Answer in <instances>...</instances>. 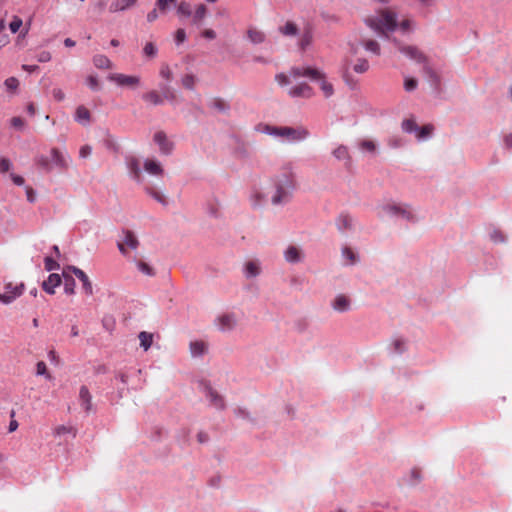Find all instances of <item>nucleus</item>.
<instances>
[{"label":"nucleus","instance_id":"f257e3e1","mask_svg":"<svg viewBox=\"0 0 512 512\" xmlns=\"http://www.w3.org/2000/svg\"><path fill=\"white\" fill-rule=\"evenodd\" d=\"M295 186L294 164L285 162L274 180V192L271 196L273 205H280L288 201L291 190Z\"/></svg>","mask_w":512,"mask_h":512},{"label":"nucleus","instance_id":"f03ea898","mask_svg":"<svg viewBox=\"0 0 512 512\" xmlns=\"http://www.w3.org/2000/svg\"><path fill=\"white\" fill-rule=\"evenodd\" d=\"M365 22L371 29L387 38L388 33L397 27L396 13L390 9L379 10L375 15L367 17Z\"/></svg>","mask_w":512,"mask_h":512},{"label":"nucleus","instance_id":"7ed1b4c3","mask_svg":"<svg viewBox=\"0 0 512 512\" xmlns=\"http://www.w3.org/2000/svg\"><path fill=\"white\" fill-rule=\"evenodd\" d=\"M290 74L294 79L299 77H307L313 81H318L320 83V88L326 98L332 96L334 93L333 85L326 80L325 74L317 68L293 67L290 70Z\"/></svg>","mask_w":512,"mask_h":512},{"label":"nucleus","instance_id":"20e7f679","mask_svg":"<svg viewBox=\"0 0 512 512\" xmlns=\"http://www.w3.org/2000/svg\"><path fill=\"white\" fill-rule=\"evenodd\" d=\"M392 41L399 50V52H401L402 54H404L405 56L414 60L417 63L424 64L423 70L426 74L430 76L435 75L433 69L428 65L427 56L419 48L411 45H403L395 38H393Z\"/></svg>","mask_w":512,"mask_h":512},{"label":"nucleus","instance_id":"39448f33","mask_svg":"<svg viewBox=\"0 0 512 512\" xmlns=\"http://www.w3.org/2000/svg\"><path fill=\"white\" fill-rule=\"evenodd\" d=\"M266 132L278 136V137H284L287 138L290 141H301L308 137L309 132L303 128H292V127H272L267 126Z\"/></svg>","mask_w":512,"mask_h":512},{"label":"nucleus","instance_id":"423d86ee","mask_svg":"<svg viewBox=\"0 0 512 512\" xmlns=\"http://www.w3.org/2000/svg\"><path fill=\"white\" fill-rule=\"evenodd\" d=\"M383 212L386 215L399 217L410 222L416 220L411 207L407 204H387L383 206Z\"/></svg>","mask_w":512,"mask_h":512},{"label":"nucleus","instance_id":"0eeeda50","mask_svg":"<svg viewBox=\"0 0 512 512\" xmlns=\"http://www.w3.org/2000/svg\"><path fill=\"white\" fill-rule=\"evenodd\" d=\"M23 291H24L23 283L15 284V283L9 282V283L5 284L4 291L2 293H0V301L3 304H10L15 299L20 297L23 294Z\"/></svg>","mask_w":512,"mask_h":512},{"label":"nucleus","instance_id":"6e6552de","mask_svg":"<svg viewBox=\"0 0 512 512\" xmlns=\"http://www.w3.org/2000/svg\"><path fill=\"white\" fill-rule=\"evenodd\" d=\"M359 47H363L366 51L376 56H379L381 53L379 43L372 39H361L358 43H352L350 45V52L353 56L358 54Z\"/></svg>","mask_w":512,"mask_h":512},{"label":"nucleus","instance_id":"1a4fd4ad","mask_svg":"<svg viewBox=\"0 0 512 512\" xmlns=\"http://www.w3.org/2000/svg\"><path fill=\"white\" fill-rule=\"evenodd\" d=\"M200 387L201 390L206 394L212 406L220 410L225 408V402L223 397L219 395L217 391H215L208 382L201 381Z\"/></svg>","mask_w":512,"mask_h":512},{"label":"nucleus","instance_id":"9d476101","mask_svg":"<svg viewBox=\"0 0 512 512\" xmlns=\"http://www.w3.org/2000/svg\"><path fill=\"white\" fill-rule=\"evenodd\" d=\"M139 245V241L136 235L129 230L123 232V239L118 242V248L123 255L127 254V249L136 250Z\"/></svg>","mask_w":512,"mask_h":512},{"label":"nucleus","instance_id":"9b49d317","mask_svg":"<svg viewBox=\"0 0 512 512\" xmlns=\"http://www.w3.org/2000/svg\"><path fill=\"white\" fill-rule=\"evenodd\" d=\"M153 140L159 146V150L162 154H171L174 144L168 139L164 131H157L153 136Z\"/></svg>","mask_w":512,"mask_h":512},{"label":"nucleus","instance_id":"f8f14e48","mask_svg":"<svg viewBox=\"0 0 512 512\" xmlns=\"http://www.w3.org/2000/svg\"><path fill=\"white\" fill-rule=\"evenodd\" d=\"M110 80L115 82L119 86H127L135 88L140 84V78L134 75H125L121 73L112 74Z\"/></svg>","mask_w":512,"mask_h":512},{"label":"nucleus","instance_id":"ddd939ff","mask_svg":"<svg viewBox=\"0 0 512 512\" xmlns=\"http://www.w3.org/2000/svg\"><path fill=\"white\" fill-rule=\"evenodd\" d=\"M50 161L51 164L60 170H66L69 167V158L61 152L58 148H52L50 150Z\"/></svg>","mask_w":512,"mask_h":512},{"label":"nucleus","instance_id":"4468645a","mask_svg":"<svg viewBox=\"0 0 512 512\" xmlns=\"http://www.w3.org/2000/svg\"><path fill=\"white\" fill-rule=\"evenodd\" d=\"M67 270L72 272L82 282V288L87 295L90 296L93 294L92 283L87 274L83 270L75 266H69L67 267Z\"/></svg>","mask_w":512,"mask_h":512},{"label":"nucleus","instance_id":"2eb2a0df","mask_svg":"<svg viewBox=\"0 0 512 512\" xmlns=\"http://www.w3.org/2000/svg\"><path fill=\"white\" fill-rule=\"evenodd\" d=\"M342 78L344 82L351 88L355 89L358 85V81L354 78L351 72V58L346 57L342 64Z\"/></svg>","mask_w":512,"mask_h":512},{"label":"nucleus","instance_id":"dca6fc26","mask_svg":"<svg viewBox=\"0 0 512 512\" xmlns=\"http://www.w3.org/2000/svg\"><path fill=\"white\" fill-rule=\"evenodd\" d=\"M288 94L291 97H303V98H310L314 95L313 89L311 86H309L307 83L302 82L298 85H295L291 87L288 90Z\"/></svg>","mask_w":512,"mask_h":512},{"label":"nucleus","instance_id":"f3484780","mask_svg":"<svg viewBox=\"0 0 512 512\" xmlns=\"http://www.w3.org/2000/svg\"><path fill=\"white\" fill-rule=\"evenodd\" d=\"M79 402L86 413L92 411V395L87 386L82 385L79 389Z\"/></svg>","mask_w":512,"mask_h":512},{"label":"nucleus","instance_id":"a211bd4d","mask_svg":"<svg viewBox=\"0 0 512 512\" xmlns=\"http://www.w3.org/2000/svg\"><path fill=\"white\" fill-rule=\"evenodd\" d=\"M216 323L221 331H228L235 327L236 318L233 314H224L217 318Z\"/></svg>","mask_w":512,"mask_h":512},{"label":"nucleus","instance_id":"6ab92c4d","mask_svg":"<svg viewBox=\"0 0 512 512\" xmlns=\"http://www.w3.org/2000/svg\"><path fill=\"white\" fill-rule=\"evenodd\" d=\"M351 300L344 294L337 295L332 301V307L335 311L346 312L350 309Z\"/></svg>","mask_w":512,"mask_h":512},{"label":"nucleus","instance_id":"aec40b11","mask_svg":"<svg viewBox=\"0 0 512 512\" xmlns=\"http://www.w3.org/2000/svg\"><path fill=\"white\" fill-rule=\"evenodd\" d=\"M61 277L59 274L53 273L48 276V279L42 283V288L49 294L55 293V287L61 284Z\"/></svg>","mask_w":512,"mask_h":512},{"label":"nucleus","instance_id":"412c9836","mask_svg":"<svg viewBox=\"0 0 512 512\" xmlns=\"http://www.w3.org/2000/svg\"><path fill=\"white\" fill-rule=\"evenodd\" d=\"M284 257L287 262L298 263L302 260L303 254L301 249L291 245L285 250Z\"/></svg>","mask_w":512,"mask_h":512},{"label":"nucleus","instance_id":"4be33fe9","mask_svg":"<svg viewBox=\"0 0 512 512\" xmlns=\"http://www.w3.org/2000/svg\"><path fill=\"white\" fill-rule=\"evenodd\" d=\"M136 2L137 0H114L110 5L109 10L113 13L123 11L130 7H133L136 4Z\"/></svg>","mask_w":512,"mask_h":512},{"label":"nucleus","instance_id":"5701e85b","mask_svg":"<svg viewBox=\"0 0 512 512\" xmlns=\"http://www.w3.org/2000/svg\"><path fill=\"white\" fill-rule=\"evenodd\" d=\"M144 170L151 174V175H162L163 174V168L160 165L159 162L153 160V159H147L144 162Z\"/></svg>","mask_w":512,"mask_h":512},{"label":"nucleus","instance_id":"b1692460","mask_svg":"<svg viewBox=\"0 0 512 512\" xmlns=\"http://www.w3.org/2000/svg\"><path fill=\"white\" fill-rule=\"evenodd\" d=\"M261 267L257 260L248 261L245 264L244 273L247 278L256 277L260 274Z\"/></svg>","mask_w":512,"mask_h":512},{"label":"nucleus","instance_id":"393cba45","mask_svg":"<svg viewBox=\"0 0 512 512\" xmlns=\"http://www.w3.org/2000/svg\"><path fill=\"white\" fill-rule=\"evenodd\" d=\"M369 62L365 58H358L355 63L351 62V72L358 74L366 73L369 70Z\"/></svg>","mask_w":512,"mask_h":512},{"label":"nucleus","instance_id":"a878e982","mask_svg":"<svg viewBox=\"0 0 512 512\" xmlns=\"http://www.w3.org/2000/svg\"><path fill=\"white\" fill-rule=\"evenodd\" d=\"M143 100L153 105L163 104V97L156 90H151L144 93Z\"/></svg>","mask_w":512,"mask_h":512},{"label":"nucleus","instance_id":"bb28decb","mask_svg":"<svg viewBox=\"0 0 512 512\" xmlns=\"http://www.w3.org/2000/svg\"><path fill=\"white\" fill-rule=\"evenodd\" d=\"M90 117H91L90 111L86 107L79 106L76 109L75 119L79 123L87 124L90 121Z\"/></svg>","mask_w":512,"mask_h":512},{"label":"nucleus","instance_id":"cd10ccee","mask_svg":"<svg viewBox=\"0 0 512 512\" xmlns=\"http://www.w3.org/2000/svg\"><path fill=\"white\" fill-rule=\"evenodd\" d=\"M247 36L248 39L254 44H260L265 40V34L256 28L248 29Z\"/></svg>","mask_w":512,"mask_h":512},{"label":"nucleus","instance_id":"c85d7f7f","mask_svg":"<svg viewBox=\"0 0 512 512\" xmlns=\"http://www.w3.org/2000/svg\"><path fill=\"white\" fill-rule=\"evenodd\" d=\"M64 291L66 294L72 295L75 293V280L68 274V270H64Z\"/></svg>","mask_w":512,"mask_h":512},{"label":"nucleus","instance_id":"c756f323","mask_svg":"<svg viewBox=\"0 0 512 512\" xmlns=\"http://www.w3.org/2000/svg\"><path fill=\"white\" fill-rule=\"evenodd\" d=\"M35 163L39 168H41L45 172H50L53 169V165L51 164L49 156L38 155L35 158Z\"/></svg>","mask_w":512,"mask_h":512},{"label":"nucleus","instance_id":"7c9ffc66","mask_svg":"<svg viewBox=\"0 0 512 512\" xmlns=\"http://www.w3.org/2000/svg\"><path fill=\"white\" fill-rule=\"evenodd\" d=\"M333 155L338 160H346L348 163H350V161H351L348 148L346 146H344V145L338 146L333 151Z\"/></svg>","mask_w":512,"mask_h":512},{"label":"nucleus","instance_id":"2f4dec72","mask_svg":"<svg viewBox=\"0 0 512 512\" xmlns=\"http://www.w3.org/2000/svg\"><path fill=\"white\" fill-rule=\"evenodd\" d=\"M342 256L346 259L348 265H353L358 261L356 253L348 246L342 248Z\"/></svg>","mask_w":512,"mask_h":512},{"label":"nucleus","instance_id":"473e14b6","mask_svg":"<svg viewBox=\"0 0 512 512\" xmlns=\"http://www.w3.org/2000/svg\"><path fill=\"white\" fill-rule=\"evenodd\" d=\"M94 65L99 69L111 68V61L105 55H96L93 58Z\"/></svg>","mask_w":512,"mask_h":512},{"label":"nucleus","instance_id":"72a5a7b5","mask_svg":"<svg viewBox=\"0 0 512 512\" xmlns=\"http://www.w3.org/2000/svg\"><path fill=\"white\" fill-rule=\"evenodd\" d=\"M138 337L140 340L141 347H143V349L145 351H147L152 345L153 335L151 333L143 331V332H140Z\"/></svg>","mask_w":512,"mask_h":512},{"label":"nucleus","instance_id":"f704fd0d","mask_svg":"<svg viewBox=\"0 0 512 512\" xmlns=\"http://www.w3.org/2000/svg\"><path fill=\"white\" fill-rule=\"evenodd\" d=\"M182 86L187 90H193L197 83V78L193 74H186L181 79Z\"/></svg>","mask_w":512,"mask_h":512},{"label":"nucleus","instance_id":"c9c22d12","mask_svg":"<svg viewBox=\"0 0 512 512\" xmlns=\"http://www.w3.org/2000/svg\"><path fill=\"white\" fill-rule=\"evenodd\" d=\"M434 131V126L432 124H426L421 128L418 127V131L416 132V137L418 140L425 139L429 137Z\"/></svg>","mask_w":512,"mask_h":512},{"label":"nucleus","instance_id":"e433bc0d","mask_svg":"<svg viewBox=\"0 0 512 512\" xmlns=\"http://www.w3.org/2000/svg\"><path fill=\"white\" fill-rule=\"evenodd\" d=\"M128 167L131 171V173L133 174V177L134 179L136 180H140V177H141V170H140V166H139V161L138 159L136 158H131L129 161H128Z\"/></svg>","mask_w":512,"mask_h":512},{"label":"nucleus","instance_id":"4c0bfd02","mask_svg":"<svg viewBox=\"0 0 512 512\" xmlns=\"http://www.w3.org/2000/svg\"><path fill=\"white\" fill-rule=\"evenodd\" d=\"M206 345L202 341H194L190 343V351L193 356H199L204 353Z\"/></svg>","mask_w":512,"mask_h":512},{"label":"nucleus","instance_id":"58836bf2","mask_svg":"<svg viewBox=\"0 0 512 512\" xmlns=\"http://www.w3.org/2000/svg\"><path fill=\"white\" fill-rule=\"evenodd\" d=\"M337 225L340 231L351 229L352 219L348 215H340L337 221Z\"/></svg>","mask_w":512,"mask_h":512},{"label":"nucleus","instance_id":"ea45409f","mask_svg":"<svg viewBox=\"0 0 512 512\" xmlns=\"http://www.w3.org/2000/svg\"><path fill=\"white\" fill-rule=\"evenodd\" d=\"M177 0H156L155 6L161 14H166L170 6L175 5Z\"/></svg>","mask_w":512,"mask_h":512},{"label":"nucleus","instance_id":"a19ab883","mask_svg":"<svg viewBox=\"0 0 512 512\" xmlns=\"http://www.w3.org/2000/svg\"><path fill=\"white\" fill-rule=\"evenodd\" d=\"M207 8L204 4H200L196 7L194 16H193V22L197 24L201 20H203L206 16Z\"/></svg>","mask_w":512,"mask_h":512},{"label":"nucleus","instance_id":"79ce46f5","mask_svg":"<svg viewBox=\"0 0 512 512\" xmlns=\"http://www.w3.org/2000/svg\"><path fill=\"white\" fill-rule=\"evenodd\" d=\"M177 13L182 16H187V17L191 16V14H192L191 5L186 1H181L177 5Z\"/></svg>","mask_w":512,"mask_h":512},{"label":"nucleus","instance_id":"37998d69","mask_svg":"<svg viewBox=\"0 0 512 512\" xmlns=\"http://www.w3.org/2000/svg\"><path fill=\"white\" fill-rule=\"evenodd\" d=\"M36 374L39 376H44L48 380L52 379V375L48 372L47 366L43 361H39L36 364Z\"/></svg>","mask_w":512,"mask_h":512},{"label":"nucleus","instance_id":"c03bdc74","mask_svg":"<svg viewBox=\"0 0 512 512\" xmlns=\"http://www.w3.org/2000/svg\"><path fill=\"white\" fill-rule=\"evenodd\" d=\"M159 75H160V77H162L163 79H165L167 81H171L172 80L173 73H172V70H171L170 66L167 63H162L161 64V67H160V70H159Z\"/></svg>","mask_w":512,"mask_h":512},{"label":"nucleus","instance_id":"a18cd8bd","mask_svg":"<svg viewBox=\"0 0 512 512\" xmlns=\"http://www.w3.org/2000/svg\"><path fill=\"white\" fill-rule=\"evenodd\" d=\"M136 265H137V268L139 269V271L142 272L143 274H145L147 276L154 275V269L146 262L138 260V261H136Z\"/></svg>","mask_w":512,"mask_h":512},{"label":"nucleus","instance_id":"49530a36","mask_svg":"<svg viewBox=\"0 0 512 512\" xmlns=\"http://www.w3.org/2000/svg\"><path fill=\"white\" fill-rule=\"evenodd\" d=\"M402 129L407 133L417 132L418 125L413 119H406L402 122Z\"/></svg>","mask_w":512,"mask_h":512},{"label":"nucleus","instance_id":"de8ad7c7","mask_svg":"<svg viewBox=\"0 0 512 512\" xmlns=\"http://www.w3.org/2000/svg\"><path fill=\"white\" fill-rule=\"evenodd\" d=\"M280 32L287 36H293L297 33V26L293 22H287L283 27H280Z\"/></svg>","mask_w":512,"mask_h":512},{"label":"nucleus","instance_id":"09e8293b","mask_svg":"<svg viewBox=\"0 0 512 512\" xmlns=\"http://www.w3.org/2000/svg\"><path fill=\"white\" fill-rule=\"evenodd\" d=\"M4 85L8 91L15 92L19 87V81L16 77H9L5 80Z\"/></svg>","mask_w":512,"mask_h":512},{"label":"nucleus","instance_id":"8fccbe9b","mask_svg":"<svg viewBox=\"0 0 512 512\" xmlns=\"http://www.w3.org/2000/svg\"><path fill=\"white\" fill-rule=\"evenodd\" d=\"M143 53L149 58H154L157 54V48L152 42H147L143 48Z\"/></svg>","mask_w":512,"mask_h":512},{"label":"nucleus","instance_id":"3c124183","mask_svg":"<svg viewBox=\"0 0 512 512\" xmlns=\"http://www.w3.org/2000/svg\"><path fill=\"white\" fill-rule=\"evenodd\" d=\"M23 25V21L19 16H13L12 21L9 24V29L12 33H17L21 26Z\"/></svg>","mask_w":512,"mask_h":512},{"label":"nucleus","instance_id":"603ef678","mask_svg":"<svg viewBox=\"0 0 512 512\" xmlns=\"http://www.w3.org/2000/svg\"><path fill=\"white\" fill-rule=\"evenodd\" d=\"M66 433H72L73 436H75V430L72 427H68V426H65V425H60V426H57L54 429V434L57 435V436H61V435L66 434Z\"/></svg>","mask_w":512,"mask_h":512},{"label":"nucleus","instance_id":"864d4df0","mask_svg":"<svg viewBox=\"0 0 512 512\" xmlns=\"http://www.w3.org/2000/svg\"><path fill=\"white\" fill-rule=\"evenodd\" d=\"M290 77H292L290 73L289 76L284 73H279L276 74L275 80L280 86H285L290 83Z\"/></svg>","mask_w":512,"mask_h":512},{"label":"nucleus","instance_id":"5fc2aeb1","mask_svg":"<svg viewBox=\"0 0 512 512\" xmlns=\"http://www.w3.org/2000/svg\"><path fill=\"white\" fill-rule=\"evenodd\" d=\"M359 146L362 150H365L368 152H374L376 150V145L371 140H363L360 142Z\"/></svg>","mask_w":512,"mask_h":512},{"label":"nucleus","instance_id":"6e6d98bb","mask_svg":"<svg viewBox=\"0 0 512 512\" xmlns=\"http://www.w3.org/2000/svg\"><path fill=\"white\" fill-rule=\"evenodd\" d=\"M44 262H45V269L47 271L59 269V264L51 257H46Z\"/></svg>","mask_w":512,"mask_h":512},{"label":"nucleus","instance_id":"4d7b16f0","mask_svg":"<svg viewBox=\"0 0 512 512\" xmlns=\"http://www.w3.org/2000/svg\"><path fill=\"white\" fill-rule=\"evenodd\" d=\"M147 192L159 203L166 204V198L161 192L153 189H147Z\"/></svg>","mask_w":512,"mask_h":512},{"label":"nucleus","instance_id":"13d9d810","mask_svg":"<svg viewBox=\"0 0 512 512\" xmlns=\"http://www.w3.org/2000/svg\"><path fill=\"white\" fill-rule=\"evenodd\" d=\"M211 105H212V107H214L220 111H225L228 108L226 102L220 98L213 99Z\"/></svg>","mask_w":512,"mask_h":512},{"label":"nucleus","instance_id":"bf43d9fd","mask_svg":"<svg viewBox=\"0 0 512 512\" xmlns=\"http://www.w3.org/2000/svg\"><path fill=\"white\" fill-rule=\"evenodd\" d=\"M186 40V32L184 29L179 28L175 32V42L177 45L182 44Z\"/></svg>","mask_w":512,"mask_h":512},{"label":"nucleus","instance_id":"052dcab7","mask_svg":"<svg viewBox=\"0 0 512 512\" xmlns=\"http://www.w3.org/2000/svg\"><path fill=\"white\" fill-rule=\"evenodd\" d=\"M161 96L163 97V101L164 100L174 101L176 99V95H175L174 91H172L169 87H165L163 89V93Z\"/></svg>","mask_w":512,"mask_h":512},{"label":"nucleus","instance_id":"680f3d73","mask_svg":"<svg viewBox=\"0 0 512 512\" xmlns=\"http://www.w3.org/2000/svg\"><path fill=\"white\" fill-rule=\"evenodd\" d=\"M392 345L396 353H402L405 349V342L402 339L393 340Z\"/></svg>","mask_w":512,"mask_h":512},{"label":"nucleus","instance_id":"e2e57ef3","mask_svg":"<svg viewBox=\"0 0 512 512\" xmlns=\"http://www.w3.org/2000/svg\"><path fill=\"white\" fill-rule=\"evenodd\" d=\"M36 58L38 62L46 63L52 59V55L49 51H41Z\"/></svg>","mask_w":512,"mask_h":512},{"label":"nucleus","instance_id":"0e129e2a","mask_svg":"<svg viewBox=\"0 0 512 512\" xmlns=\"http://www.w3.org/2000/svg\"><path fill=\"white\" fill-rule=\"evenodd\" d=\"M417 87V80L415 78H406L404 88L406 91H412Z\"/></svg>","mask_w":512,"mask_h":512},{"label":"nucleus","instance_id":"69168bd1","mask_svg":"<svg viewBox=\"0 0 512 512\" xmlns=\"http://www.w3.org/2000/svg\"><path fill=\"white\" fill-rule=\"evenodd\" d=\"M11 161L8 158L2 157L0 159V172L5 173L11 168Z\"/></svg>","mask_w":512,"mask_h":512},{"label":"nucleus","instance_id":"338daca9","mask_svg":"<svg viewBox=\"0 0 512 512\" xmlns=\"http://www.w3.org/2000/svg\"><path fill=\"white\" fill-rule=\"evenodd\" d=\"M312 41V35L310 32H306L303 34L300 40V46L302 49H304L306 46H308Z\"/></svg>","mask_w":512,"mask_h":512},{"label":"nucleus","instance_id":"774afa93","mask_svg":"<svg viewBox=\"0 0 512 512\" xmlns=\"http://www.w3.org/2000/svg\"><path fill=\"white\" fill-rule=\"evenodd\" d=\"M159 14H161L159 12V9L155 6L154 9H152L148 14H147V21L149 23H153L154 21H156L159 17Z\"/></svg>","mask_w":512,"mask_h":512}]
</instances>
